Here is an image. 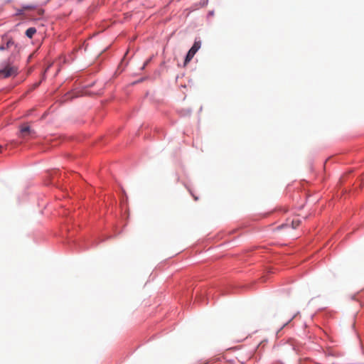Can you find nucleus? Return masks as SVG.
Returning a JSON list of instances; mask_svg holds the SVG:
<instances>
[{
	"mask_svg": "<svg viewBox=\"0 0 364 364\" xmlns=\"http://www.w3.org/2000/svg\"><path fill=\"white\" fill-rule=\"evenodd\" d=\"M200 45H201V43L200 41H195L193 46L191 48L190 50H191L193 52L196 53L197 51L200 48Z\"/></svg>",
	"mask_w": 364,
	"mask_h": 364,
	"instance_id": "nucleus-4",
	"label": "nucleus"
},
{
	"mask_svg": "<svg viewBox=\"0 0 364 364\" xmlns=\"http://www.w3.org/2000/svg\"><path fill=\"white\" fill-rule=\"evenodd\" d=\"M36 33V29L33 27L28 28L26 31V35L29 38H32L33 35Z\"/></svg>",
	"mask_w": 364,
	"mask_h": 364,
	"instance_id": "nucleus-3",
	"label": "nucleus"
},
{
	"mask_svg": "<svg viewBox=\"0 0 364 364\" xmlns=\"http://www.w3.org/2000/svg\"><path fill=\"white\" fill-rule=\"evenodd\" d=\"M188 53L191 55H192V57H193L196 54V53L193 52L191 50H189Z\"/></svg>",
	"mask_w": 364,
	"mask_h": 364,
	"instance_id": "nucleus-8",
	"label": "nucleus"
},
{
	"mask_svg": "<svg viewBox=\"0 0 364 364\" xmlns=\"http://www.w3.org/2000/svg\"><path fill=\"white\" fill-rule=\"evenodd\" d=\"M23 10H31L33 9V6H24L23 7Z\"/></svg>",
	"mask_w": 364,
	"mask_h": 364,
	"instance_id": "nucleus-7",
	"label": "nucleus"
},
{
	"mask_svg": "<svg viewBox=\"0 0 364 364\" xmlns=\"http://www.w3.org/2000/svg\"><path fill=\"white\" fill-rule=\"evenodd\" d=\"M2 149H3L2 146L0 145V153L2 151Z\"/></svg>",
	"mask_w": 364,
	"mask_h": 364,
	"instance_id": "nucleus-9",
	"label": "nucleus"
},
{
	"mask_svg": "<svg viewBox=\"0 0 364 364\" xmlns=\"http://www.w3.org/2000/svg\"><path fill=\"white\" fill-rule=\"evenodd\" d=\"M193 57H192V55H189L188 53H187L186 56V58H185V62H184V64L185 65L188 63L193 58Z\"/></svg>",
	"mask_w": 364,
	"mask_h": 364,
	"instance_id": "nucleus-6",
	"label": "nucleus"
},
{
	"mask_svg": "<svg viewBox=\"0 0 364 364\" xmlns=\"http://www.w3.org/2000/svg\"><path fill=\"white\" fill-rule=\"evenodd\" d=\"M300 225V220L299 219H294L291 221V226L294 229L298 228Z\"/></svg>",
	"mask_w": 364,
	"mask_h": 364,
	"instance_id": "nucleus-5",
	"label": "nucleus"
},
{
	"mask_svg": "<svg viewBox=\"0 0 364 364\" xmlns=\"http://www.w3.org/2000/svg\"><path fill=\"white\" fill-rule=\"evenodd\" d=\"M33 133L34 132L31 129L29 126L24 125L21 127L19 136L21 138H26L32 135Z\"/></svg>",
	"mask_w": 364,
	"mask_h": 364,
	"instance_id": "nucleus-2",
	"label": "nucleus"
},
{
	"mask_svg": "<svg viewBox=\"0 0 364 364\" xmlns=\"http://www.w3.org/2000/svg\"><path fill=\"white\" fill-rule=\"evenodd\" d=\"M17 45L11 38L3 37L2 42L0 45V50H10L11 55L6 61L2 63L0 68V79L15 77L18 73V66L15 63V52L16 51Z\"/></svg>",
	"mask_w": 364,
	"mask_h": 364,
	"instance_id": "nucleus-1",
	"label": "nucleus"
}]
</instances>
